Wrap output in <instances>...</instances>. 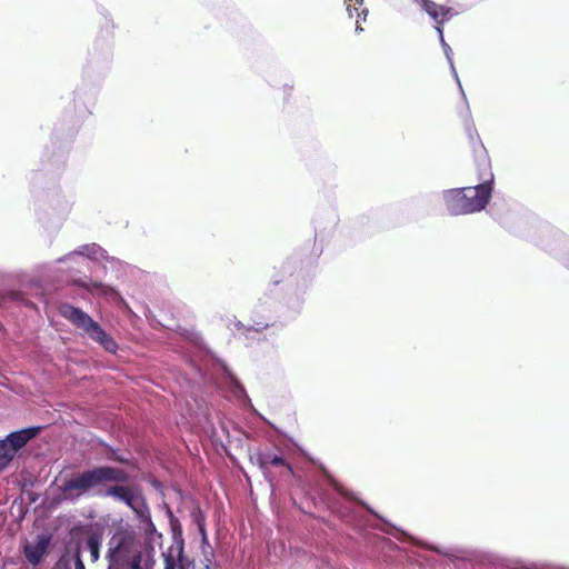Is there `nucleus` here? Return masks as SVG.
Segmentation results:
<instances>
[{"label":"nucleus","mask_w":569,"mask_h":569,"mask_svg":"<svg viewBox=\"0 0 569 569\" xmlns=\"http://www.w3.org/2000/svg\"><path fill=\"white\" fill-rule=\"evenodd\" d=\"M478 181L475 187L450 189L443 193V201L450 214L478 212L488 204L492 192L493 173L485 149L478 156Z\"/></svg>","instance_id":"obj_1"},{"label":"nucleus","mask_w":569,"mask_h":569,"mask_svg":"<svg viewBox=\"0 0 569 569\" xmlns=\"http://www.w3.org/2000/svg\"><path fill=\"white\" fill-rule=\"evenodd\" d=\"M108 569H141L142 552L138 533L133 526L119 520L112 526L107 543Z\"/></svg>","instance_id":"obj_2"},{"label":"nucleus","mask_w":569,"mask_h":569,"mask_svg":"<svg viewBox=\"0 0 569 569\" xmlns=\"http://www.w3.org/2000/svg\"><path fill=\"white\" fill-rule=\"evenodd\" d=\"M129 475L122 469L100 466L66 480L60 487L64 499L76 500L88 490L108 482H127Z\"/></svg>","instance_id":"obj_3"},{"label":"nucleus","mask_w":569,"mask_h":569,"mask_svg":"<svg viewBox=\"0 0 569 569\" xmlns=\"http://www.w3.org/2000/svg\"><path fill=\"white\" fill-rule=\"evenodd\" d=\"M59 313L77 329L82 330L90 339L101 345L106 351L116 353L118 345L114 339L83 310L72 305L63 303L59 307Z\"/></svg>","instance_id":"obj_4"},{"label":"nucleus","mask_w":569,"mask_h":569,"mask_svg":"<svg viewBox=\"0 0 569 569\" xmlns=\"http://www.w3.org/2000/svg\"><path fill=\"white\" fill-rule=\"evenodd\" d=\"M251 461L258 465L262 472L267 476L270 468H281L280 476L289 477L293 475L292 466L282 455L271 451H258L251 456Z\"/></svg>","instance_id":"obj_5"},{"label":"nucleus","mask_w":569,"mask_h":569,"mask_svg":"<svg viewBox=\"0 0 569 569\" xmlns=\"http://www.w3.org/2000/svg\"><path fill=\"white\" fill-rule=\"evenodd\" d=\"M119 483L120 485L108 487L104 495L126 503L134 513L147 505V501L140 491L122 485L123 482Z\"/></svg>","instance_id":"obj_6"},{"label":"nucleus","mask_w":569,"mask_h":569,"mask_svg":"<svg viewBox=\"0 0 569 569\" xmlns=\"http://www.w3.org/2000/svg\"><path fill=\"white\" fill-rule=\"evenodd\" d=\"M39 432V428H27L19 431L11 432L6 439L2 441H7V448L11 451L13 456L23 448L28 441L34 438Z\"/></svg>","instance_id":"obj_7"},{"label":"nucleus","mask_w":569,"mask_h":569,"mask_svg":"<svg viewBox=\"0 0 569 569\" xmlns=\"http://www.w3.org/2000/svg\"><path fill=\"white\" fill-rule=\"evenodd\" d=\"M50 545V537L47 536H38L37 540L33 543H27L23 548V553L27 560L37 566L40 563L42 557L47 552V549Z\"/></svg>","instance_id":"obj_8"},{"label":"nucleus","mask_w":569,"mask_h":569,"mask_svg":"<svg viewBox=\"0 0 569 569\" xmlns=\"http://www.w3.org/2000/svg\"><path fill=\"white\" fill-rule=\"evenodd\" d=\"M81 532L86 535L83 547L90 552L91 562L94 563L100 559L102 532L91 527L81 528Z\"/></svg>","instance_id":"obj_9"},{"label":"nucleus","mask_w":569,"mask_h":569,"mask_svg":"<svg viewBox=\"0 0 569 569\" xmlns=\"http://www.w3.org/2000/svg\"><path fill=\"white\" fill-rule=\"evenodd\" d=\"M346 10L350 18L356 17V31L362 32V23L366 22L368 9L363 6V0H345Z\"/></svg>","instance_id":"obj_10"},{"label":"nucleus","mask_w":569,"mask_h":569,"mask_svg":"<svg viewBox=\"0 0 569 569\" xmlns=\"http://www.w3.org/2000/svg\"><path fill=\"white\" fill-rule=\"evenodd\" d=\"M423 10L438 23L442 24L451 13V9L441 4H437L430 0H420Z\"/></svg>","instance_id":"obj_11"},{"label":"nucleus","mask_w":569,"mask_h":569,"mask_svg":"<svg viewBox=\"0 0 569 569\" xmlns=\"http://www.w3.org/2000/svg\"><path fill=\"white\" fill-rule=\"evenodd\" d=\"M136 516L143 525V530L147 536H151L156 532V526L151 519V512L148 507V503L143 506L141 509L137 510Z\"/></svg>","instance_id":"obj_12"},{"label":"nucleus","mask_w":569,"mask_h":569,"mask_svg":"<svg viewBox=\"0 0 569 569\" xmlns=\"http://www.w3.org/2000/svg\"><path fill=\"white\" fill-rule=\"evenodd\" d=\"M77 284L92 293H98V295H102V296H108L110 293H114V295L117 293L112 288L104 286L103 283L97 282V281H89V282L77 281Z\"/></svg>","instance_id":"obj_13"},{"label":"nucleus","mask_w":569,"mask_h":569,"mask_svg":"<svg viewBox=\"0 0 569 569\" xmlns=\"http://www.w3.org/2000/svg\"><path fill=\"white\" fill-rule=\"evenodd\" d=\"M13 458L14 456L7 448V441L0 440V472L3 471L10 465Z\"/></svg>","instance_id":"obj_14"},{"label":"nucleus","mask_w":569,"mask_h":569,"mask_svg":"<svg viewBox=\"0 0 569 569\" xmlns=\"http://www.w3.org/2000/svg\"><path fill=\"white\" fill-rule=\"evenodd\" d=\"M330 483L332 486V488L342 497L349 499V500H353L355 499V496L353 493L347 489L346 487H343L340 482H338L337 480L335 479H330Z\"/></svg>","instance_id":"obj_15"},{"label":"nucleus","mask_w":569,"mask_h":569,"mask_svg":"<svg viewBox=\"0 0 569 569\" xmlns=\"http://www.w3.org/2000/svg\"><path fill=\"white\" fill-rule=\"evenodd\" d=\"M193 521L198 525L199 531L202 536H206L204 528V515L200 508H197L192 511Z\"/></svg>","instance_id":"obj_16"},{"label":"nucleus","mask_w":569,"mask_h":569,"mask_svg":"<svg viewBox=\"0 0 569 569\" xmlns=\"http://www.w3.org/2000/svg\"><path fill=\"white\" fill-rule=\"evenodd\" d=\"M81 549H82V542H79L76 548L74 555H73L74 569H86L84 563L81 559Z\"/></svg>","instance_id":"obj_17"},{"label":"nucleus","mask_w":569,"mask_h":569,"mask_svg":"<svg viewBox=\"0 0 569 569\" xmlns=\"http://www.w3.org/2000/svg\"><path fill=\"white\" fill-rule=\"evenodd\" d=\"M163 560L164 569H176V560L170 552L163 553Z\"/></svg>","instance_id":"obj_18"},{"label":"nucleus","mask_w":569,"mask_h":569,"mask_svg":"<svg viewBox=\"0 0 569 569\" xmlns=\"http://www.w3.org/2000/svg\"><path fill=\"white\" fill-rule=\"evenodd\" d=\"M109 459H112V460H114L117 462H120V463H128V459H126L122 456L116 455L114 451H112V455L109 456Z\"/></svg>","instance_id":"obj_19"},{"label":"nucleus","mask_w":569,"mask_h":569,"mask_svg":"<svg viewBox=\"0 0 569 569\" xmlns=\"http://www.w3.org/2000/svg\"><path fill=\"white\" fill-rule=\"evenodd\" d=\"M182 559V546L179 547V560L181 561Z\"/></svg>","instance_id":"obj_20"},{"label":"nucleus","mask_w":569,"mask_h":569,"mask_svg":"<svg viewBox=\"0 0 569 569\" xmlns=\"http://www.w3.org/2000/svg\"><path fill=\"white\" fill-rule=\"evenodd\" d=\"M437 30L440 34H442V30L439 27L437 28Z\"/></svg>","instance_id":"obj_21"}]
</instances>
